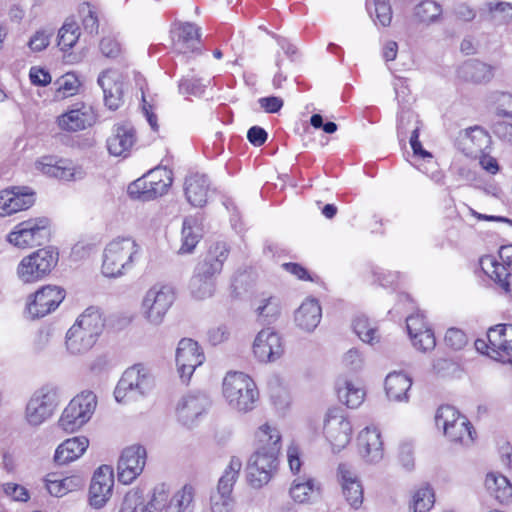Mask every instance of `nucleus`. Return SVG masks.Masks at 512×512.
Segmentation results:
<instances>
[{"instance_id":"nucleus-1","label":"nucleus","mask_w":512,"mask_h":512,"mask_svg":"<svg viewBox=\"0 0 512 512\" xmlns=\"http://www.w3.org/2000/svg\"><path fill=\"white\" fill-rule=\"evenodd\" d=\"M142 247L131 236H117L109 241L102 255V273L109 278L127 274L139 261Z\"/></svg>"},{"instance_id":"nucleus-2","label":"nucleus","mask_w":512,"mask_h":512,"mask_svg":"<svg viewBox=\"0 0 512 512\" xmlns=\"http://www.w3.org/2000/svg\"><path fill=\"white\" fill-rule=\"evenodd\" d=\"M104 325L100 310L93 306L88 307L66 333L67 352L75 356L87 353L97 342Z\"/></svg>"},{"instance_id":"nucleus-3","label":"nucleus","mask_w":512,"mask_h":512,"mask_svg":"<svg viewBox=\"0 0 512 512\" xmlns=\"http://www.w3.org/2000/svg\"><path fill=\"white\" fill-rule=\"evenodd\" d=\"M195 489L186 484L172 493L171 486L159 483L154 486L141 512H193Z\"/></svg>"},{"instance_id":"nucleus-4","label":"nucleus","mask_w":512,"mask_h":512,"mask_svg":"<svg viewBox=\"0 0 512 512\" xmlns=\"http://www.w3.org/2000/svg\"><path fill=\"white\" fill-rule=\"evenodd\" d=\"M222 390L229 407L239 413L252 411L259 400L256 383L243 372H228L224 377Z\"/></svg>"},{"instance_id":"nucleus-5","label":"nucleus","mask_w":512,"mask_h":512,"mask_svg":"<svg viewBox=\"0 0 512 512\" xmlns=\"http://www.w3.org/2000/svg\"><path fill=\"white\" fill-rule=\"evenodd\" d=\"M59 404V388L53 384L43 385L29 398L25 407L24 419L30 427H39L54 415Z\"/></svg>"},{"instance_id":"nucleus-6","label":"nucleus","mask_w":512,"mask_h":512,"mask_svg":"<svg viewBox=\"0 0 512 512\" xmlns=\"http://www.w3.org/2000/svg\"><path fill=\"white\" fill-rule=\"evenodd\" d=\"M97 396L91 390H83L70 400L62 411L58 425L66 432H75L92 418L97 407Z\"/></svg>"},{"instance_id":"nucleus-7","label":"nucleus","mask_w":512,"mask_h":512,"mask_svg":"<svg viewBox=\"0 0 512 512\" xmlns=\"http://www.w3.org/2000/svg\"><path fill=\"white\" fill-rule=\"evenodd\" d=\"M154 386V378L150 370L143 364L128 368L119 380L114 396L117 402L126 403L148 394Z\"/></svg>"},{"instance_id":"nucleus-8","label":"nucleus","mask_w":512,"mask_h":512,"mask_svg":"<svg viewBox=\"0 0 512 512\" xmlns=\"http://www.w3.org/2000/svg\"><path fill=\"white\" fill-rule=\"evenodd\" d=\"M58 258V251L53 247L38 249L20 261L16 275L24 284L40 281L56 267Z\"/></svg>"},{"instance_id":"nucleus-9","label":"nucleus","mask_w":512,"mask_h":512,"mask_svg":"<svg viewBox=\"0 0 512 512\" xmlns=\"http://www.w3.org/2000/svg\"><path fill=\"white\" fill-rule=\"evenodd\" d=\"M174 301V288L168 284L156 283L146 291L141 303V313L149 324L159 326Z\"/></svg>"},{"instance_id":"nucleus-10","label":"nucleus","mask_w":512,"mask_h":512,"mask_svg":"<svg viewBox=\"0 0 512 512\" xmlns=\"http://www.w3.org/2000/svg\"><path fill=\"white\" fill-rule=\"evenodd\" d=\"M173 181L172 171L166 167L151 169L128 186L132 198L149 201L165 194Z\"/></svg>"},{"instance_id":"nucleus-11","label":"nucleus","mask_w":512,"mask_h":512,"mask_svg":"<svg viewBox=\"0 0 512 512\" xmlns=\"http://www.w3.org/2000/svg\"><path fill=\"white\" fill-rule=\"evenodd\" d=\"M437 427H442L445 436L452 442L469 445L473 442L475 431L469 420L461 415L454 407L441 406L435 416Z\"/></svg>"},{"instance_id":"nucleus-12","label":"nucleus","mask_w":512,"mask_h":512,"mask_svg":"<svg viewBox=\"0 0 512 512\" xmlns=\"http://www.w3.org/2000/svg\"><path fill=\"white\" fill-rule=\"evenodd\" d=\"M49 220L45 217L29 219L17 224L7 239L18 248L40 246L49 241Z\"/></svg>"},{"instance_id":"nucleus-13","label":"nucleus","mask_w":512,"mask_h":512,"mask_svg":"<svg viewBox=\"0 0 512 512\" xmlns=\"http://www.w3.org/2000/svg\"><path fill=\"white\" fill-rule=\"evenodd\" d=\"M276 446L269 451L263 448L256 449L251 455L247 465V479L254 488H261L268 484L278 468V456Z\"/></svg>"},{"instance_id":"nucleus-14","label":"nucleus","mask_w":512,"mask_h":512,"mask_svg":"<svg viewBox=\"0 0 512 512\" xmlns=\"http://www.w3.org/2000/svg\"><path fill=\"white\" fill-rule=\"evenodd\" d=\"M65 290L56 285H45L30 295L27 301V312L33 318H41L55 309L65 299Z\"/></svg>"},{"instance_id":"nucleus-15","label":"nucleus","mask_w":512,"mask_h":512,"mask_svg":"<svg viewBox=\"0 0 512 512\" xmlns=\"http://www.w3.org/2000/svg\"><path fill=\"white\" fill-rule=\"evenodd\" d=\"M323 431L333 450L340 451L351 440L352 425L341 410L331 409L326 415Z\"/></svg>"},{"instance_id":"nucleus-16","label":"nucleus","mask_w":512,"mask_h":512,"mask_svg":"<svg viewBox=\"0 0 512 512\" xmlns=\"http://www.w3.org/2000/svg\"><path fill=\"white\" fill-rule=\"evenodd\" d=\"M205 361V355L199 344L190 338L179 341L176 350V364L180 378L187 382L195 369Z\"/></svg>"},{"instance_id":"nucleus-17","label":"nucleus","mask_w":512,"mask_h":512,"mask_svg":"<svg viewBox=\"0 0 512 512\" xmlns=\"http://www.w3.org/2000/svg\"><path fill=\"white\" fill-rule=\"evenodd\" d=\"M146 458V449L141 445L125 448L118 461V480L126 485L132 483L143 472Z\"/></svg>"},{"instance_id":"nucleus-18","label":"nucleus","mask_w":512,"mask_h":512,"mask_svg":"<svg viewBox=\"0 0 512 512\" xmlns=\"http://www.w3.org/2000/svg\"><path fill=\"white\" fill-rule=\"evenodd\" d=\"M37 170L43 174L65 181H76L84 178L85 172L80 166L68 159H58L54 156L41 157L35 163Z\"/></svg>"},{"instance_id":"nucleus-19","label":"nucleus","mask_w":512,"mask_h":512,"mask_svg":"<svg viewBox=\"0 0 512 512\" xmlns=\"http://www.w3.org/2000/svg\"><path fill=\"white\" fill-rule=\"evenodd\" d=\"M490 351L487 355L502 362L512 361V325L498 324L487 332Z\"/></svg>"},{"instance_id":"nucleus-20","label":"nucleus","mask_w":512,"mask_h":512,"mask_svg":"<svg viewBox=\"0 0 512 512\" xmlns=\"http://www.w3.org/2000/svg\"><path fill=\"white\" fill-rule=\"evenodd\" d=\"M253 352L260 362H273L284 353L280 335L271 328L262 329L255 337Z\"/></svg>"},{"instance_id":"nucleus-21","label":"nucleus","mask_w":512,"mask_h":512,"mask_svg":"<svg viewBox=\"0 0 512 512\" xmlns=\"http://www.w3.org/2000/svg\"><path fill=\"white\" fill-rule=\"evenodd\" d=\"M35 202V193L29 187H12L0 193V215L7 216L30 208Z\"/></svg>"},{"instance_id":"nucleus-22","label":"nucleus","mask_w":512,"mask_h":512,"mask_svg":"<svg viewBox=\"0 0 512 512\" xmlns=\"http://www.w3.org/2000/svg\"><path fill=\"white\" fill-rule=\"evenodd\" d=\"M113 485L112 469L107 465L99 467L95 471L90 484V505L96 509L102 508L111 496Z\"/></svg>"},{"instance_id":"nucleus-23","label":"nucleus","mask_w":512,"mask_h":512,"mask_svg":"<svg viewBox=\"0 0 512 512\" xmlns=\"http://www.w3.org/2000/svg\"><path fill=\"white\" fill-rule=\"evenodd\" d=\"M230 249L227 243L218 241L212 244L205 256L198 261L194 267L195 272L203 276L216 279L223 269V264L227 260Z\"/></svg>"},{"instance_id":"nucleus-24","label":"nucleus","mask_w":512,"mask_h":512,"mask_svg":"<svg viewBox=\"0 0 512 512\" xmlns=\"http://www.w3.org/2000/svg\"><path fill=\"white\" fill-rule=\"evenodd\" d=\"M337 479L348 504L352 508L358 509L363 503V487L351 465L347 463L339 464Z\"/></svg>"},{"instance_id":"nucleus-25","label":"nucleus","mask_w":512,"mask_h":512,"mask_svg":"<svg viewBox=\"0 0 512 512\" xmlns=\"http://www.w3.org/2000/svg\"><path fill=\"white\" fill-rule=\"evenodd\" d=\"M210 405L208 396L204 393H190L182 397L177 405L178 420L185 426H192L206 412Z\"/></svg>"},{"instance_id":"nucleus-26","label":"nucleus","mask_w":512,"mask_h":512,"mask_svg":"<svg viewBox=\"0 0 512 512\" xmlns=\"http://www.w3.org/2000/svg\"><path fill=\"white\" fill-rule=\"evenodd\" d=\"M98 84L103 90L105 105L110 110H117L124 102L122 75L114 70H106L99 75Z\"/></svg>"},{"instance_id":"nucleus-27","label":"nucleus","mask_w":512,"mask_h":512,"mask_svg":"<svg viewBox=\"0 0 512 512\" xmlns=\"http://www.w3.org/2000/svg\"><path fill=\"white\" fill-rule=\"evenodd\" d=\"M499 260L493 255H485L480 259L481 269L492 280L512 274V245L502 246L498 252Z\"/></svg>"},{"instance_id":"nucleus-28","label":"nucleus","mask_w":512,"mask_h":512,"mask_svg":"<svg viewBox=\"0 0 512 512\" xmlns=\"http://www.w3.org/2000/svg\"><path fill=\"white\" fill-rule=\"evenodd\" d=\"M358 449L367 463H379L384 457L383 441L379 430L375 427L363 429L358 435Z\"/></svg>"},{"instance_id":"nucleus-29","label":"nucleus","mask_w":512,"mask_h":512,"mask_svg":"<svg viewBox=\"0 0 512 512\" xmlns=\"http://www.w3.org/2000/svg\"><path fill=\"white\" fill-rule=\"evenodd\" d=\"M136 130L130 123L117 124L107 139V149L113 156L126 157L136 143Z\"/></svg>"},{"instance_id":"nucleus-30","label":"nucleus","mask_w":512,"mask_h":512,"mask_svg":"<svg viewBox=\"0 0 512 512\" xmlns=\"http://www.w3.org/2000/svg\"><path fill=\"white\" fill-rule=\"evenodd\" d=\"M173 46L182 54L194 52L200 41V28L194 23H176L171 30Z\"/></svg>"},{"instance_id":"nucleus-31","label":"nucleus","mask_w":512,"mask_h":512,"mask_svg":"<svg viewBox=\"0 0 512 512\" xmlns=\"http://www.w3.org/2000/svg\"><path fill=\"white\" fill-rule=\"evenodd\" d=\"M491 144V137L482 127L474 126L460 132L459 146L469 157L483 153Z\"/></svg>"},{"instance_id":"nucleus-32","label":"nucleus","mask_w":512,"mask_h":512,"mask_svg":"<svg viewBox=\"0 0 512 512\" xmlns=\"http://www.w3.org/2000/svg\"><path fill=\"white\" fill-rule=\"evenodd\" d=\"M95 122V114L91 106L81 104L80 107L71 109L57 118L60 129L67 132L84 130Z\"/></svg>"},{"instance_id":"nucleus-33","label":"nucleus","mask_w":512,"mask_h":512,"mask_svg":"<svg viewBox=\"0 0 512 512\" xmlns=\"http://www.w3.org/2000/svg\"><path fill=\"white\" fill-rule=\"evenodd\" d=\"M322 309L316 298H306L295 311L296 325L307 332H312L320 323Z\"/></svg>"},{"instance_id":"nucleus-34","label":"nucleus","mask_w":512,"mask_h":512,"mask_svg":"<svg viewBox=\"0 0 512 512\" xmlns=\"http://www.w3.org/2000/svg\"><path fill=\"white\" fill-rule=\"evenodd\" d=\"M184 191L187 201L194 207H203L207 202L209 180L202 174H191L186 177Z\"/></svg>"},{"instance_id":"nucleus-35","label":"nucleus","mask_w":512,"mask_h":512,"mask_svg":"<svg viewBox=\"0 0 512 512\" xmlns=\"http://www.w3.org/2000/svg\"><path fill=\"white\" fill-rule=\"evenodd\" d=\"M89 440L84 437H73L61 443L54 455V461L59 465H64L78 459L88 448Z\"/></svg>"},{"instance_id":"nucleus-36","label":"nucleus","mask_w":512,"mask_h":512,"mask_svg":"<svg viewBox=\"0 0 512 512\" xmlns=\"http://www.w3.org/2000/svg\"><path fill=\"white\" fill-rule=\"evenodd\" d=\"M254 306L257 319L262 324L274 323L281 314V300L274 295L262 294Z\"/></svg>"},{"instance_id":"nucleus-37","label":"nucleus","mask_w":512,"mask_h":512,"mask_svg":"<svg viewBox=\"0 0 512 512\" xmlns=\"http://www.w3.org/2000/svg\"><path fill=\"white\" fill-rule=\"evenodd\" d=\"M412 380L404 373L392 372L385 379V391L390 400L407 401Z\"/></svg>"},{"instance_id":"nucleus-38","label":"nucleus","mask_w":512,"mask_h":512,"mask_svg":"<svg viewBox=\"0 0 512 512\" xmlns=\"http://www.w3.org/2000/svg\"><path fill=\"white\" fill-rule=\"evenodd\" d=\"M337 394L339 400L352 409L358 408L365 398V391L361 384L346 379L338 382Z\"/></svg>"},{"instance_id":"nucleus-39","label":"nucleus","mask_w":512,"mask_h":512,"mask_svg":"<svg viewBox=\"0 0 512 512\" xmlns=\"http://www.w3.org/2000/svg\"><path fill=\"white\" fill-rule=\"evenodd\" d=\"M201 237V229L197 219L194 217L185 218L182 225L181 246L178 250V254L192 253Z\"/></svg>"},{"instance_id":"nucleus-40","label":"nucleus","mask_w":512,"mask_h":512,"mask_svg":"<svg viewBox=\"0 0 512 512\" xmlns=\"http://www.w3.org/2000/svg\"><path fill=\"white\" fill-rule=\"evenodd\" d=\"M84 486V480L78 475L64 478H55V475H48L46 488L55 497H62L69 492L80 489Z\"/></svg>"},{"instance_id":"nucleus-41","label":"nucleus","mask_w":512,"mask_h":512,"mask_svg":"<svg viewBox=\"0 0 512 512\" xmlns=\"http://www.w3.org/2000/svg\"><path fill=\"white\" fill-rule=\"evenodd\" d=\"M485 486L489 493L500 503H508L512 498V485L507 477L501 474H487Z\"/></svg>"},{"instance_id":"nucleus-42","label":"nucleus","mask_w":512,"mask_h":512,"mask_svg":"<svg viewBox=\"0 0 512 512\" xmlns=\"http://www.w3.org/2000/svg\"><path fill=\"white\" fill-rule=\"evenodd\" d=\"M256 449L271 450L276 446L277 452L281 450V434L276 426L268 423L261 425L255 433Z\"/></svg>"},{"instance_id":"nucleus-43","label":"nucleus","mask_w":512,"mask_h":512,"mask_svg":"<svg viewBox=\"0 0 512 512\" xmlns=\"http://www.w3.org/2000/svg\"><path fill=\"white\" fill-rule=\"evenodd\" d=\"M459 73L465 80L475 83L488 81L492 77L490 66L477 60L465 62Z\"/></svg>"},{"instance_id":"nucleus-44","label":"nucleus","mask_w":512,"mask_h":512,"mask_svg":"<svg viewBox=\"0 0 512 512\" xmlns=\"http://www.w3.org/2000/svg\"><path fill=\"white\" fill-rule=\"evenodd\" d=\"M366 8L376 25L388 27L392 21V7L389 0H367Z\"/></svg>"},{"instance_id":"nucleus-45","label":"nucleus","mask_w":512,"mask_h":512,"mask_svg":"<svg viewBox=\"0 0 512 512\" xmlns=\"http://www.w3.org/2000/svg\"><path fill=\"white\" fill-rule=\"evenodd\" d=\"M241 469L242 461L240 458L236 456L231 457L228 465L224 469L223 474L218 480L216 490L224 491V493H232L234 485L239 478Z\"/></svg>"},{"instance_id":"nucleus-46","label":"nucleus","mask_w":512,"mask_h":512,"mask_svg":"<svg viewBox=\"0 0 512 512\" xmlns=\"http://www.w3.org/2000/svg\"><path fill=\"white\" fill-rule=\"evenodd\" d=\"M189 289L196 299L211 297L215 291V280L201 274L198 275L197 272L193 271L189 282Z\"/></svg>"},{"instance_id":"nucleus-47","label":"nucleus","mask_w":512,"mask_h":512,"mask_svg":"<svg viewBox=\"0 0 512 512\" xmlns=\"http://www.w3.org/2000/svg\"><path fill=\"white\" fill-rule=\"evenodd\" d=\"M353 330L367 344L374 345L380 341L377 327L364 315L357 316L353 320Z\"/></svg>"},{"instance_id":"nucleus-48","label":"nucleus","mask_w":512,"mask_h":512,"mask_svg":"<svg viewBox=\"0 0 512 512\" xmlns=\"http://www.w3.org/2000/svg\"><path fill=\"white\" fill-rule=\"evenodd\" d=\"M318 492L313 479H295L292 482L289 493L291 498L298 503L308 502Z\"/></svg>"},{"instance_id":"nucleus-49","label":"nucleus","mask_w":512,"mask_h":512,"mask_svg":"<svg viewBox=\"0 0 512 512\" xmlns=\"http://www.w3.org/2000/svg\"><path fill=\"white\" fill-rule=\"evenodd\" d=\"M417 128V134L420 130V121L418 116L411 110H402L398 117L397 134L400 142H404L407 137L412 135L413 130Z\"/></svg>"},{"instance_id":"nucleus-50","label":"nucleus","mask_w":512,"mask_h":512,"mask_svg":"<svg viewBox=\"0 0 512 512\" xmlns=\"http://www.w3.org/2000/svg\"><path fill=\"white\" fill-rule=\"evenodd\" d=\"M434 504V493L429 486L417 489L409 505L410 512H428Z\"/></svg>"},{"instance_id":"nucleus-51","label":"nucleus","mask_w":512,"mask_h":512,"mask_svg":"<svg viewBox=\"0 0 512 512\" xmlns=\"http://www.w3.org/2000/svg\"><path fill=\"white\" fill-rule=\"evenodd\" d=\"M442 14V7L435 1L425 0L414 8V16L422 23L435 22Z\"/></svg>"},{"instance_id":"nucleus-52","label":"nucleus","mask_w":512,"mask_h":512,"mask_svg":"<svg viewBox=\"0 0 512 512\" xmlns=\"http://www.w3.org/2000/svg\"><path fill=\"white\" fill-rule=\"evenodd\" d=\"M79 36L78 25L73 21L65 22L58 33V46L62 51H67L76 44Z\"/></svg>"},{"instance_id":"nucleus-53","label":"nucleus","mask_w":512,"mask_h":512,"mask_svg":"<svg viewBox=\"0 0 512 512\" xmlns=\"http://www.w3.org/2000/svg\"><path fill=\"white\" fill-rule=\"evenodd\" d=\"M212 512H233L235 500L232 493L215 490L210 496Z\"/></svg>"},{"instance_id":"nucleus-54","label":"nucleus","mask_w":512,"mask_h":512,"mask_svg":"<svg viewBox=\"0 0 512 512\" xmlns=\"http://www.w3.org/2000/svg\"><path fill=\"white\" fill-rule=\"evenodd\" d=\"M56 85L58 96L66 98L77 93L80 81L74 73H66L56 81Z\"/></svg>"},{"instance_id":"nucleus-55","label":"nucleus","mask_w":512,"mask_h":512,"mask_svg":"<svg viewBox=\"0 0 512 512\" xmlns=\"http://www.w3.org/2000/svg\"><path fill=\"white\" fill-rule=\"evenodd\" d=\"M145 505L143 492L139 489H132L124 496L119 512H141Z\"/></svg>"},{"instance_id":"nucleus-56","label":"nucleus","mask_w":512,"mask_h":512,"mask_svg":"<svg viewBox=\"0 0 512 512\" xmlns=\"http://www.w3.org/2000/svg\"><path fill=\"white\" fill-rule=\"evenodd\" d=\"M207 84L202 79L195 77H186L179 83V91L183 95H192L200 97L206 88Z\"/></svg>"},{"instance_id":"nucleus-57","label":"nucleus","mask_w":512,"mask_h":512,"mask_svg":"<svg viewBox=\"0 0 512 512\" xmlns=\"http://www.w3.org/2000/svg\"><path fill=\"white\" fill-rule=\"evenodd\" d=\"M410 338L413 346L422 352L431 351L436 345L434 333L430 328L423 330L422 332H418L417 334H413Z\"/></svg>"},{"instance_id":"nucleus-58","label":"nucleus","mask_w":512,"mask_h":512,"mask_svg":"<svg viewBox=\"0 0 512 512\" xmlns=\"http://www.w3.org/2000/svg\"><path fill=\"white\" fill-rule=\"evenodd\" d=\"M398 461L406 470L411 471L415 467L414 446L410 442H403L399 445Z\"/></svg>"},{"instance_id":"nucleus-59","label":"nucleus","mask_w":512,"mask_h":512,"mask_svg":"<svg viewBox=\"0 0 512 512\" xmlns=\"http://www.w3.org/2000/svg\"><path fill=\"white\" fill-rule=\"evenodd\" d=\"M495 114L512 120V94L501 93L496 99Z\"/></svg>"},{"instance_id":"nucleus-60","label":"nucleus","mask_w":512,"mask_h":512,"mask_svg":"<svg viewBox=\"0 0 512 512\" xmlns=\"http://www.w3.org/2000/svg\"><path fill=\"white\" fill-rule=\"evenodd\" d=\"M467 341L466 334L458 328H449L445 334L446 344L455 350L462 349Z\"/></svg>"},{"instance_id":"nucleus-61","label":"nucleus","mask_w":512,"mask_h":512,"mask_svg":"<svg viewBox=\"0 0 512 512\" xmlns=\"http://www.w3.org/2000/svg\"><path fill=\"white\" fill-rule=\"evenodd\" d=\"M363 363V355L357 348H351L343 356V364L351 370L356 371L362 368Z\"/></svg>"},{"instance_id":"nucleus-62","label":"nucleus","mask_w":512,"mask_h":512,"mask_svg":"<svg viewBox=\"0 0 512 512\" xmlns=\"http://www.w3.org/2000/svg\"><path fill=\"white\" fill-rule=\"evenodd\" d=\"M406 324L410 337H412L413 334H417L418 332H422L429 328L425 322L424 315L421 313H416L407 317Z\"/></svg>"},{"instance_id":"nucleus-63","label":"nucleus","mask_w":512,"mask_h":512,"mask_svg":"<svg viewBox=\"0 0 512 512\" xmlns=\"http://www.w3.org/2000/svg\"><path fill=\"white\" fill-rule=\"evenodd\" d=\"M494 135L506 144L512 145V124L497 122L493 125Z\"/></svg>"},{"instance_id":"nucleus-64","label":"nucleus","mask_w":512,"mask_h":512,"mask_svg":"<svg viewBox=\"0 0 512 512\" xmlns=\"http://www.w3.org/2000/svg\"><path fill=\"white\" fill-rule=\"evenodd\" d=\"M4 492L16 501L26 502L29 499L28 491L23 486L15 483H6Z\"/></svg>"}]
</instances>
